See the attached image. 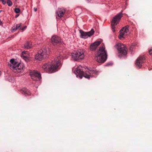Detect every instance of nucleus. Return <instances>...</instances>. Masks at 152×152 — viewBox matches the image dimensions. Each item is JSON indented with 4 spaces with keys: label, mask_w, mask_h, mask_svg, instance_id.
<instances>
[{
    "label": "nucleus",
    "mask_w": 152,
    "mask_h": 152,
    "mask_svg": "<svg viewBox=\"0 0 152 152\" xmlns=\"http://www.w3.org/2000/svg\"><path fill=\"white\" fill-rule=\"evenodd\" d=\"M149 53L150 55L152 54V49H151L149 50Z\"/></svg>",
    "instance_id": "393cba45"
},
{
    "label": "nucleus",
    "mask_w": 152,
    "mask_h": 152,
    "mask_svg": "<svg viewBox=\"0 0 152 152\" xmlns=\"http://www.w3.org/2000/svg\"><path fill=\"white\" fill-rule=\"evenodd\" d=\"M19 15H16V16H15V17H16V18L18 16H19Z\"/></svg>",
    "instance_id": "2f4dec72"
},
{
    "label": "nucleus",
    "mask_w": 152,
    "mask_h": 152,
    "mask_svg": "<svg viewBox=\"0 0 152 152\" xmlns=\"http://www.w3.org/2000/svg\"><path fill=\"white\" fill-rule=\"evenodd\" d=\"M0 1L2 2L3 4H5L6 2V1H4V0H0Z\"/></svg>",
    "instance_id": "a878e982"
},
{
    "label": "nucleus",
    "mask_w": 152,
    "mask_h": 152,
    "mask_svg": "<svg viewBox=\"0 0 152 152\" xmlns=\"http://www.w3.org/2000/svg\"><path fill=\"white\" fill-rule=\"evenodd\" d=\"M21 23H20L16 25V26H13L12 29V32H15L16 30L19 29H21Z\"/></svg>",
    "instance_id": "2eb2a0df"
},
{
    "label": "nucleus",
    "mask_w": 152,
    "mask_h": 152,
    "mask_svg": "<svg viewBox=\"0 0 152 152\" xmlns=\"http://www.w3.org/2000/svg\"><path fill=\"white\" fill-rule=\"evenodd\" d=\"M21 92L23 94L25 95H30L31 93L28 90L25 88H23L21 90Z\"/></svg>",
    "instance_id": "f3484780"
},
{
    "label": "nucleus",
    "mask_w": 152,
    "mask_h": 152,
    "mask_svg": "<svg viewBox=\"0 0 152 152\" xmlns=\"http://www.w3.org/2000/svg\"><path fill=\"white\" fill-rule=\"evenodd\" d=\"M51 41L52 44L54 46H61L63 45V42L61 38L57 35H53L51 39Z\"/></svg>",
    "instance_id": "0eeeda50"
},
{
    "label": "nucleus",
    "mask_w": 152,
    "mask_h": 152,
    "mask_svg": "<svg viewBox=\"0 0 152 152\" xmlns=\"http://www.w3.org/2000/svg\"><path fill=\"white\" fill-rule=\"evenodd\" d=\"M72 56L73 59L75 60H77L83 58L84 55L83 51L81 50L78 51L77 52H75L72 54Z\"/></svg>",
    "instance_id": "1a4fd4ad"
},
{
    "label": "nucleus",
    "mask_w": 152,
    "mask_h": 152,
    "mask_svg": "<svg viewBox=\"0 0 152 152\" xmlns=\"http://www.w3.org/2000/svg\"><path fill=\"white\" fill-rule=\"evenodd\" d=\"M34 10L35 12H36L37 10V9L36 8H34Z\"/></svg>",
    "instance_id": "7c9ffc66"
},
{
    "label": "nucleus",
    "mask_w": 152,
    "mask_h": 152,
    "mask_svg": "<svg viewBox=\"0 0 152 152\" xmlns=\"http://www.w3.org/2000/svg\"><path fill=\"white\" fill-rule=\"evenodd\" d=\"M2 22L0 20V26L2 25Z\"/></svg>",
    "instance_id": "c85d7f7f"
},
{
    "label": "nucleus",
    "mask_w": 152,
    "mask_h": 152,
    "mask_svg": "<svg viewBox=\"0 0 152 152\" xmlns=\"http://www.w3.org/2000/svg\"><path fill=\"white\" fill-rule=\"evenodd\" d=\"M26 27V26H25L24 27H23L22 28H21V30L22 31H23Z\"/></svg>",
    "instance_id": "bb28decb"
},
{
    "label": "nucleus",
    "mask_w": 152,
    "mask_h": 152,
    "mask_svg": "<svg viewBox=\"0 0 152 152\" xmlns=\"http://www.w3.org/2000/svg\"><path fill=\"white\" fill-rule=\"evenodd\" d=\"M27 53H24V55H27V56H28V52L27 51Z\"/></svg>",
    "instance_id": "cd10ccee"
},
{
    "label": "nucleus",
    "mask_w": 152,
    "mask_h": 152,
    "mask_svg": "<svg viewBox=\"0 0 152 152\" xmlns=\"http://www.w3.org/2000/svg\"><path fill=\"white\" fill-rule=\"evenodd\" d=\"M126 35L127 34H126L124 32L121 30L120 31L119 38L121 39L122 38H124V36L125 37Z\"/></svg>",
    "instance_id": "6ab92c4d"
},
{
    "label": "nucleus",
    "mask_w": 152,
    "mask_h": 152,
    "mask_svg": "<svg viewBox=\"0 0 152 152\" xmlns=\"http://www.w3.org/2000/svg\"><path fill=\"white\" fill-rule=\"evenodd\" d=\"M49 52H47L46 49H43L39 50L35 56V59L39 61L44 59L48 56Z\"/></svg>",
    "instance_id": "39448f33"
},
{
    "label": "nucleus",
    "mask_w": 152,
    "mask_h": 152,
    "mask_svg": "<svg viewBox=\"0 0 152 152\" xmlns=\"http://www.w3.org/2000/svg\"><path fill=\"white\" fill-rule=\"evenodd\" d=\"M14 11L16 13H19L20 12V10L19 8H15L14 9Z\"/></svg>",
    "instance_id": "4be33fe9"
},
{
    "label": "nucleus",
    "mask_w": 152,
    "mask_h": 152,
    "mask_svg": "<svg viewBox=\"0 0 152 152\" xmlns=\"http://www.w3.org/2000/svg\"><path fill=\"white\" fill-rule=\"evenodd\" d=\"M11 64H9L8 66L11 69H13V71L15 73L20 72L23 69V65L22 64L16 62L14 59H11L10 60Z\"/></svg>",
    "instance_id": "7ed1b4c3"
},
{
    "label": "nucleus",
    "mask_w": 152,
    "mask_h": 152,
    "mask_svg": "<svg viewBox=\"0 0 152 152\" xmlns=\"http://www.w3.org/2000/svg\"><path fill=\"white\" fill-rule=\"evenodd\" d=\"M86 1L88 2H89L91 1V0H86Z\"/></svg>",
    "instance_id": "c756f323"
},
{
    "label": "nucleus",
    "mask_w": 152,
    "mask_h": 152,
    "mask_svg": "<svg viewBox=\"0 0 152 152\" xmlns=\"http://www.w3.org/2000/svg\"><path fill=\"white\" fill-rule=\"evenodd\" d=\"M90 72H91L92 73H94L95 74H97L98 73V72L94 70H92L90 71Z\"/></svg>",
    "instance_id": "5701e85b"
},
{
    "label": "nucleus",
    "mask_w": 152,
    "mask_h": 152,
    "mask_svg": "<svg viewBox=\"0 0 152 152\" xmlns=\"http://www.w3.org/2000/svg\"><path fill=\"white\" fill-rule=\"evenodd\" d=\"M129 27V26H126L125 27H124L122 28L121 30L123 31L126 34H127V33L129 31L128 28Z\"/></svg>",
    "instance_id": "aec40b11"
},
{
    "label": "nucleus",
    "mask_w": 152,
    "mask_h": 152,
    "mask_svg": "<svg viewBox=\"0 0 152 152\" xmlns=\"http://www.w3.org/2000/svg\"><path fill=\"white\" fill-rule=\"evenodd\" d=\"M32 45L31 44V43L30 42L27 41L24 45L23 47L26 49H29L31 48Z\"/></svg>",
    "instance_id": "dca6fc26"
},
{
    "label": "nucleus",
    "mask_w": 152,
    "mask_h": 152,
    "mask_svg": "<svg viewBox=\"0 0 152 152\" xmlns=\"http://www.w3.org/2000/svg\"><path fill=\"white\" fill-rule=\"evenodd\" d=\"M123 15L122 12H120L113 18L111 22V26L112 31L113 32L115 31V26L119 23L123 16Z\"/></svg>",
    "instance_id": "423d86ee"
},
{
    "label": "nucleus",
    "mask_w": 152,
    "mask_h": 152,
    "mask_svg": "<svg viewBox=\"0 0 152 152\" xmlns=\"http://www.w3.org/2000/svg\"><path fill=\"white\" fill-rule=\"evenodd\" d=\"M115 47L121 54L125 55L127 53V49L125 45L122 44L118 43L116 45Z\"/></svg>",
    "instance_id": "6e6552de"
},
{
    "label": "nucleus",
    "mask_w": 152,
    "mask_h": 152,
    "mask_svg": "<svg viewBox=\"0 0 152 152\" xmlns=\"http://www.w3.org/2000/svg\"><path fill=\"white\" fill-rule=\"evenodd\" d=\"M7 3L9 6H11L12 5V3L10 0H7Z\"/></svg>",
    "instance_id": "412c9836"
},
{
    "label": "nucleus",
    "mask_w": 152,
    "mask_h": 152,
    "mask_svg": "<svg viewBox=\"0 0 152 152\" xmlns=\"http://www.w3.org/2000/svg\"><path fill=\"white\" fill-rule=\"evenodd\" d=\"M74 73L77 76H79L80 79H82V77H84L86 78L89 79L91 76L83 71V69L81 66H78L74 71Z\"/></svg>",
    "instance_id": "20e7f679"
},
{
    "label": "nucleus",
    "mask_w": 152,
    "mask_h": 152,
    "mask_svg": "<svg viewBox=\"0 0 152 152\" xmlns=\"http://www.w3.org/2000/svg\"><path fill=\"white\" fill-rule=\"evenodd\" d=\"M112 65H113V63L112 62H109L106 64V66H111Z\"/></svg>",
    "instance_id": "b1692460"
},
{
    "label": "nucleus",
    "mask_w": 152,
    "mask_h": 152,
    "mask_svg": "<svg viewBox=\"0 0 152 152\" xmlns=\"http://www.w3.org/2000/svg\"><path fill=\"white\" fill-rule=\"evenodd\" d=\"M107 58V52L103 45L99 48L95 54L94 59L98 63H103L106 61Z\"/></svg>",
    "instance_id": "f03ea898"
},
{
    "label": "nucleus",
    "mask_w": 152,
    "mask_h": 152,
    "mask_svg": "<svg viewBox=\"0 0 152 152\" xmlns=\"http://www.w3.org/2000/svg\"><path fill=\"white\" fill-rule=\"evenodd\" d=\"M26 51H23L22 52V57L26 61H27L28 60V56L27 55H25L24 53H27Z\"/></svg>",
    "instance_id": "a211bd4d"
},
{
    "label": "nucleus",
    "mask_w": 152,
    "mask_h": 152,
    "mask_svg": "<svg viewBox=\"0 0 152 152\" xmlns=\"http://www.w3.org/2000/svg\"><path fill=\"white\" fill-rule=\"evenodd\" d=\"M65 13V10L61 9H59L56 11V13L57 16L56 18L58 19H59L63 17Z\"/></svg>",
    "instance_id": "4468645a"
},
{
    "label": "nucleus",
    "mask_w": 152,
    "mask_h": 152,
    "mask_svg": "<svg viewBox=\"0 0 152 152\" xmlns=\"http://www.w3.org/2000/svg\"><path fill=\"white\" fill-rule=\"evenodd\" d=\"M29 75L31 79L34 81L39 80L41 79L40 73L35 70L30 72Z\"/></svg>",
    "instance_id": "9d476101"
},
{
    "label": "nucleus",
    "mask_w": 152,
    "mask_h": 152,
    "mask_svg": "<svg viewBox=\"0 0 152 152\" xmlns=\"http://www.w3.org/2000/svg\"><path fill=\"white\" fill-rule=\"evenodd\" d=\"M63 52H61L60 56L55 58L54 61H52L51 63L44 64L42 68L45 71H48L52 73L57 71V68L61 64V59L63 57L65 58H67L65 56H64Z\"/></svg>",
    "instance_id": "f257e3e1"
},
{
    "label": "nucleus",
    "mask_w": 152,
    "mask_h": 152,
    "mask_svg": "<svg viewBox=\"0 0 152 152\" xmlns=\"http://www.w3.org/2000/svg\"><path fill=\"white\" fill-rule=\"evenodd\" d=\"M101 41H96L91 44L90 46V50L92 51L95 50L97 47L101 44Z\"/></svg>",
    "instance_id": "ddd939ff"
},
{
    "label": "nucleus",
    "mask_w": 152,
    "mask_h": 152,
    "mask_svg": "<svg viewBox=\"0 0 152 152\" xmlns=\"http://www.w3.org/2000/svg\"><path fill=\"white\" fill-rule=\"evenodd\" d=\"M145 59V58L144 56L139 57L136 61V65L137 67L141 68Z\"/></svg>",
    "instance_id": "f8f14e48"
},
{
    "label": "nucleus",
    "mask_w": 152,
    "mask_h": 152,
    "mask_svg": "<svg viewBox=\"0 0 152 152\" xmlns=\"http://www.w3.org/2000/svg\"><path fill=\"white\" fill-rule=\"evenodd\" d=\"M94 32V31L93 29H92L90 31L88 32H85L83 31H80L81 37L84 39L87 38L88 37H90L92 35Z\"/></svg>",
    "instance_id": "9b49d317"
}]
</instances>
